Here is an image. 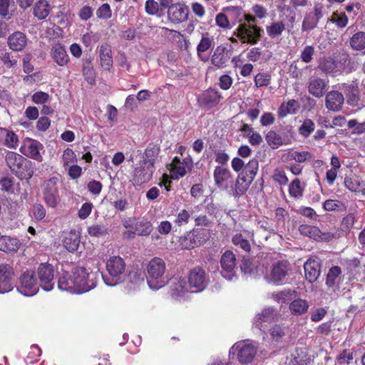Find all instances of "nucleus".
<instances>
[{"label": "nucleus", "instance_id": "obj_64", "mask_svg": "<svg viewBox=\"0 0 365 365\" xmlns=\"http://www.w3.org/2000/svg\"><path fill=\"white\" fill-rule=\"evenodd\" d=\"M112 11L108 4H102L96 11V16L99 19H108L111 17Z\"/></svg>", "mask_w": 365, "mask_h": 365}, {"label": "nucleus", "instance_id": "obj_6", "mask_svg": "<svg viewBox=\"0 0 365 365\" xmlns=\"http://www.w3.org/2000/svg\"><path fill=\"white\" fill-rule=\"evenodd\" d=\"M6 162L11 172L19 179L29 180L33 176L31 163L21 155L9 151L6 155Z\"/></svg>", "mask_w": 365, "mask_h": 365}, {"label": "nucleus", "instance_id": "obj_8", "mask_svg": "<svg viewBox=\"0 0 365 365\" xmlns=\"http://www.w3.org/2000/svg\"><path fill=\"white\" fill-rule=\"evenodd\" d=\"M209 281V276L205 270L199 267L191 269L187 277L191 293L202 292L208 285Z\"/></svg>", "mask_w": 365, "mask_h": 365}, {"label": "nucleus", "instance_id": "obj_10", "mask_svg": "<svg viewBox=\"0 0 365 365\" xmlns=\"http://www.w3.org/2000/svg\"><path fill=\"white\" fill-rule=\"evenodd\" d=\"M59 179L57 177H52L45 180L42 185V193L45 203L47 206L54 208L60 202L58 192Z\"/></svg>", "mask_w": 365, "mask_h": 365}, {"label": "nucleus", "instance_id": "obj_25", "mask_svg": "<svg viewBox=\"0 0 365 365\" xmlns=\"http://www.w3.org/2000/svg\"><path fill=\"white\" fill-rule=\"evenodd\" d=\"M75 278L74 268L71 273L63 270L58 279V289L71 294H76Z\"/></svg>", "mask_w": 365, "mask_h": 365}, {"label": "nucleus", "instance_id": "obj_7", "mask_svg": "<svg viewBox=\"0 0 365 365\" xmlns=\"http://www.w3.org/2000/svg\"><path fill=\"white\" fill-rule=\"evenodd\" d=\"M257 353L256 346L248 341L235 343L230 349V356L235 355L241 364L252 362Z\"/></svg>", "mask_w": 365, "mask_h": 365}, {"label": "nucleus", "instance_id": "obj_59", "mask_svg": "<svg viewBox=\"0 0 365 365\" xmlns=\"http://www.w3.org/2000/svg\"><path fill=\"white\" fill-rule=\"evenodd\" d=\"M355 221H356V217H355L354 214H353V213L348 214L346 216H345L343 218V220L341 221V226H340L341 230L346 233L349 232V231L353 227V226L355 223Z\"/></svg>", "mask_w": 365, "mask_h": 365}, {"label": "nucleus", "instance_id": "obj_58", "mask_svg": "<svg viewBox=\"0 0 365 365\" xmlns=\"http://www.w3.org/2000/svg\"><path fill=\"white\" fill-rule=\"evenodd\" d=\"M0 60L7 68H15L18 63L17 58L8 52L1 53Z\"/></svg>", "mask_w": 365, "mask_h": 365}, {"label": "nucleus", "instance_id": "obj_1", "mask_svg": "<svg viewBox=\"0 0 365 365\" xmlns=\"http://www.w3.org/2000/svg\"><path fill=\"white\" fill-rule=\"evenodd\" d=\"M259 168L258 160L255 158L250 160L245 170L239 173L236 180L231 185L228 192L235 198L245 195L250 187L257 175Z\"/></svg>", "mask_w": 365, "mask_h": 365}, {"label": "nucleus", "instance_id": "obj_44", "mask_svg": "<svg viewBox=\"0 0 365 365\" xmlns=\"http://www.w3.org/2000/svg\"><path fill=\"white\" fill-rule=\"evenodd\" d=\"M100 59L101 66L105 70H110L113 65L111 51L108 46H101L100 49Z\"/></svg>", "mask_w": 365, "mask_h": 365}, {"label": "nucleus", "instance_id": "obj_15", "mask_svg": "<svg viewBox=\"0 0 365 365\" xmlns=\"http://www.w3.org/2000/svg\"><path fill=\"white\" fill-rule=\"evenodd\" d=\"M170 295L174 300H185L191 293L187 280L185 278L173 277L170 279Z\"/></svg>", "mask_w": 365, "mask_h": 365}, {"label": "nucleus", "instance_id": "obj_51", "mask_svg": "<svg viewBox=\"0 0 365 365\" xmlns=\"http://www.w3.org/2000/svg\"><path fill=\"white\" fill-rule=\"evenodd\" d=\"M284 29L285 26L282 21L274 22L266 29L268 36L272 38L280 36Z\"/></svg>", "mask_w": 365, "mask_h": 365}, {"label": "nucleus", "instance_id": "obj_45", "mask_svg": "<svg viewBox=\"0 0 365 365\" xmlns=\"http://www.w3.org/2000/svg\"><path fill=\"white\" fill-rule=\"evenodd\" d=\"M179 242L180 247L185 250H190L200 246L192 232H187L181 237Z\"/></svg>", "mask_w": 365, "mask_h": 365}, {"label": "nucleus", "instance_id": "obj_49", "mask_svg": "<svg viewBox=\"0 0 365 365\" xmlns=\"http://www.w3.org/2000/svg\"><path fill=\"white\" fill-rule=\"evenodd\" d=\"M215 24L223 30H230L233 26L228 17V15L224 11L220 12L216 15Z\"/></svg>", "mask_w": 365, "mask_h": 365}, {"label": "nucleus", "instance_id": "obj_20", "mask_svg": "<svg viewBox=\"0 0 365 365\" xmlns=\"http://www.w3.org/2000/svg\"><path fill=\"white\" fill-rule=\"evenodd\" d=\"M279 313L273 307H265L257 314L253 319V324L261 331L266 329L264 323H271L277 320Z\"/></svg>", "mask_w": 365, "mask_h": 365}, {"label": "nucleus", "instance_id": "obj_21", "mask_svg": "<svg viewBox=\"0 0 365 365\" xmlns=\"http://www.w3.org/2000/svg\"><path fill=\"white\" fill-rule=\"evenodd\" d=\"M214 179L216 185L227 192L233 182V176L228 168L217 166L214 170Z\"/></svg>", "mask_w": 365, "mask_h": 365}, {"label": "nucleus", "instance_id": "obj_29", "mask_svg": "<svg viewBox=\"0 0 365 365\" xmlns=\"http://www.w3.org/2000/svg\"><path fill=\"white\" fill-rule=\"evenodd\" d=\"M51 56L59 66H66L69 61V56L64 46L59 43L52 46Z\"/></svg>", "mask_w": 365, "mask_h": 365}, {"label": "nucleus", "instance_id": "obj_41", "mask_svg": "<svg viewBox=\"0 0 365 365\" xmlns=\"http://www.w3.org/2000/svg\"><path fill=\"white\" fill-rule=\"evenodd\" d=\"M299 108V103L294 99L283 103L278 110V114L280 118H284L289 114H295Z\"/></svg>", "mask_w": 365, "mask_h": 365}, {"label": "nucleus", "instance_id": "obj_24", "mask_svg": "<svg viewBox=\"0 0 365 365\" xmlns=\"http://www.w3.org/2000/svg\"><path fill=\"white\" fill-rule=\"evenodd\" d=\"M289 270L287 261H279L273 264L269 275L270 282L274 284L282 283Z\"/></svg>", "mask_w": 365, "mask_h": 365}, {"label": "nucleus", "instance_id": "obj_33", "mask_svg": "<svg viewBox=\"0 0 365 365\" xmlns=\"http://www.w3.org/2000/svg\"><path fill=\"white\" fill-rule=\"evenodd\" d=\"M159 152L160 148L158 146L149 145L141 155L140 162L155 168V163Z\"/></svg>", "mask_w": 365, "mask_h": 365}, {"label": "nucleus", "instance_id": "obj_40", "mask_svg": "<svg viewBox=\"0 0 365 365\" xmlns=\"http://www.w3.org/2000/svg\"><path fill=\"white\" fill-rule=\"evenodd\" d=\"M80 237L76 232H71L63 240V246L70 252L78 250Z\"/></svg>", "mask_w": 365, "mask_h": 365}, {"label": "nucleus", "instance_id": "obj_22", "mask_svg": "<svg viewBox=\"0 0 365 365\" xmlns=\"http://www.w3.org/2000/svg\"><path fill=\"white\" fill-rule=\"evenodd\" d=\"M42 149L43 145L38 141L33 139H29L24 143L20 150L24 155L38 162H41L42 156L40 153V150Z\"/></svg>", "mask_w": 365, "mask_h": 365}, {"label": "nucleus", "instance_id": "obj_35", "mask_svg": "<svg viewBox=\"0 0 365 365\" xmlns=\"http://www.w3.org/2000/svg\"><path fill=\"white\" fill-rule=\"evenodd\" d=\"M20 247V242L16 237L4 235L0 237V250L5 252H16Z\"/></svg>", "mask_w": 365, "mask_h": 365}, {"label": "nucleus", "instance_id": "obj_11", "mask_svg": "<svg viewBox=\"0 0 365 365\" xmlns=\"http://www.w3.org/2000/svg\"><path fill=\"white\" fill-rule=\"evenodd\" d=\"M40 284L33 270H27L20 277V286L18 291L26 297L35 295L39 289Z\"/></svg>", "mask_w": 365, "mask_h": 365}, {"label": "nucleus", "instance_id": "obj_4", "mask_svg": "<svg viewBox=\"0 0 365 365\" xmlns=\"http://www.w3.org/2000/svg\"><path fill=\"white\" fill-rule=\"evenodd\" d=\"M122 225L125 229L123 237L128 240L134 239L136 235L148 236L153 231L151 222L144 217H128L122 220Z\"/></svg>", "mask_w": 365, "mask_h": 365}, {"label": "nucleus", "instance_id": "obj_42", "mask_svg": "<svg viewBox=\"0 0 365 365\" xmlns=\"http://www.w3.org/2000/svg\"><path fill=\"white\" fill-rule=\"evenodd\" d=\"M309 308L308 302L302 299H297L292 301L289 304V310L294 315H302L306 313Z\"/></svg>", "mask_w": 365, "mask_h": 365}, {"label": "nucleus", "instance_id": "obj_61", "mask_svg": "<svg viewBox=\"0 0 365 365\" xmlns=\"http://www.w3.org/2000/svg\"><path fill=\"white\" fill-rule=\"evenodd\" d=\"M344 207V204L337 200H327L323 204V208L328 212L339 210Z\"/></svg>", "mask_w": 365, "mask_h": 365}, {"label": "nucleus", "instance_id": "obj_53", "mask_svg": "<svg viewBox=\"0 0 365 365\" xmlns=\"http://www.w3.org/2000/svg\"><path fill=\"white\" fill-rule=\"evenodd\" d=\"M266 140L272 148H277L283 144L282 137L275 131L270 130L266 135Z\"/></svg>", "mask_w": 365, "mask_h": 365}, {"label": "nucleus", "instance_id": "obj_62", "mask_svg": "<svg viewBox=\"0 0 365 365\" xmlns=\"http://www.w3.org/2000/svg\"><path fill=\"white\" fill-rule=\"evenodd\" d=\"M270 75L266 73H259L255 77L256 87L267 86L270 83Z\"/></svg>", "mask_w": 365, "mask_h": 365}, {"label": "nucleus", "instance_id": "obj_38", "mask_svg": "<svg viewBox=\"0 0 365 365\" xmlns=\"http://www.w3.org/2000/svg\"><path fill=\"white\" fill-rule=\"evenodd\" d=\"M51 6L46 0H38L34 7V15L39 20L45 19L50 14Z\"/></svg>", "mask_w": 365, "mask_h": 365}, {"label": "nucleus", "instance_id": "obj_54", "mask_svg": "<svg viewBox=\"0 0 365 365\" xmlns=\"http://www.w3.org/2000/svg\"><path fill=\"white\" fill-rule=\"evenodd\" d=\"M314 128L315 124L314 121L309 118H307L299 128V133L304 138H308L314 130Z\"/></svg>", "mask_w": 365, "mask_h": 365}, {"label": "nucleus", "instance_id": "obj_12", "mask_svg": "<svg viewBox=\"0 0 365 365\" xmlns=\"http://www.w3.org/2000/svg\"><path fill=\"white\" fill-rule=\"evenodd\" d=\"M346 62L345 57H327L320 60L319 68L326 74L336 76L345 69Z\"/></svg>", "mask_w": 365, "mask_h": 365}, {"label": "nucleus", "instance_id": "obj_60", "mask_svg": "<svg viewBox=\"0 0 365 365\" xmlns=\"http://www.w3.org/2000/svg\"><path fill=\"white\" fill-rule=\"evenodd\" d=\"M289 192L292 197L295 198L302 196L303 188L301 186V182L299 179H295L291 182L289 187Z\"/></svg>", "mask_w": 365, "mask_h": 365}, {"label": "nucleus", "instance_id": "obj_31", "mask_svg": "<svg viewBox=\"0 0 365 365\" xmlns=\"http://www.w3.org/2000/svg\"><path fill=\"white\" fill-rule=\"evenodd\" d=\"M311 358L302 349H296L287 357V365H310Z\"/></svg>", "mask_w": 365, "mask_h": 365}, {"label": "nucleus", "instance_id": "obj_52", "mask_svg": "<svg viewBox=\"0 0 365 365\" xmlns=\"http://www.w3.org/2000/svg\"><path fill=\"white\" fill-rule=\"evenodd\" d=\"M329 21L335 24L337 28L343 29L348 24V17L343 12H334L329 19Z\"/></svg>", "mask_w": 365, "mask_h": 365}, {"label": "nucleus", "instance_id": "obj_19", "mask_svg": "<svg viewBox=\"0 0 365 365\" xmlns=\"http://www.w3.org/2000/svg\"><path fill=\"white\" fill-rule=\"evenodd\" d=\"M339 89L341 90L346 99V103L352 106L357 107L361 105L360 91L358 83L352 81L350 83H342L339 85Z\"/></svg>", "mask_w": 365, "mask_h": 365}, {"label": "nucleus", "instance_id": "obj_16", "mask_svg": "<svg viewBox=\"0 0 365 365\" xmlns=\"http://www.w3.org/2000/svg\"><path fill=\"white\" fill-rule=\"evenodd\" d=\"M221 274L228 281L236 279V257L231 251H226L221 257Z\"/></svg>", "mask_w": 365, "mask_h": 365}, {"label": "nucleus", "instance_id": "obj_47", "mask_svg": "<svg viewBox=\"0 0 365 365\" xmlns=\"http://www.w3.org/2000/svg\"><path fill=\"white\" fill-rule=\"evenodd\" d=\"M227 60L224 49L218 46L212 56V63L217 67H221L226 63Z\"/></svg>", "mask_w": 365, "mask_h": 365}, {"label": "nucleus", "instance_id": "obj_63", "mask_svg": "<svg viewBox=\"0 0 365 365\" xmlns=\"http://www.w3.org/2000/svg\"><path fill=\"white\" fill-rule=\"evenodd\" d=\"M234 245L239 246L243 250L249 252L250 250V244L249 241L242 237L241 234H237L232 237Z\"/></svg>", "mask_w": 365, "mask_h": 365}, {"label": "nucleus", "instance_id": "obj_18", "mask_svg": "<svg viewBox=\"0 0 365 365\" xmlns=\"http://www.w3.org/2000/svg\"><path fill=\"white\" fill-rule=\"evenodd\" d=\"M15 286L14 271L8 264H0V294L11 292Z\"/></svg>", "mask_w": 365, "mask_h": 365}, {"label": "nucleus", "instance_id": "obj_56", "mask_svg": "<svg viewBox=\"0 0 365 365\" xmlns=\"http://www.w3.org/2000/svg\"><path fill=\"white\" fill-rule=\"evenodd\" d=\"M62 160L65 169H67V167L75 164L77 162V157L75 152L71 148H66L63 152Z\"/></svg>", "mask_w": 365, "mask_h": 365}, {"label": "nucleus", "instance_id": "obj_2", "mask_svg": "<svg viewBox=\"0 0 365 365\" xmlns=\"http://www.w3.org/2000/svg\"><path fill=\"white\" fill-rule=\"evenodd\" d=\"M126 264L120 256H111L106 262V274H101L107 286L114 287L124 281Z\"/></svg>", "mask_w": 365, "mask_h": 365}, {"label": "nucleus", "instance_id": "obj_32", "mask_svg": "<svg viewBox=\"0 0 365 365\" xmlns=\"http://www.w3.org/2000/svg\"><path fill=\"white\" fill-rule=\"evenodd\" d=\"M27 44L26 35L21 31H16L8 38L9 47L15 51H22Z\"/></svg>", "mask_w": 365, "mask_h": 365}, {"label": "nucleus", "instance_id": "obj_23", "mask_svg": "<svg viewBox=\"0 0 365 365\" xmlns=\"http://www.w3.org/2000/svg\"><path fill=\"white\" fill-rule=\"evenodd\" d=\"M188 8L182 4H173L168 10V19L174 24L186 21L188 18Z\"/></svg>", "mask_w": 365, "mask_h": 365}, {"label": "nucleus", "instance_id": "obj_46", "mask_svg": "<svg viewBox=\"0 0 365 365\" xmlns=\"http://www.w3.org/2000/svg\"><path fill=\"white\" fill-rule=\"evenodd\" d=\"M344 185L347 189L354 192L362 191L361 181L359 178L355 175L346 177L344 180Z\"/></svg>", "mask_w": 365, "mask_h": 365}, {"label": "nucleus", "instance_id": "obj_30", "mask_svg": "<svg viewBox=\"0 0 365 365\" xmlns=\"http://www.w3.org/2000/svg\"><path fill=\"white\" fill-rule=\"evenodd\" d=\"M327 82L320 78H314L310 80L308 91L310 94L316 98L322 97L327 90Z\"/></svg>", "mask_w": 365, "mask_h": 365}, {"label": "nucleus", "instance_id": "obj_55", "mask_svg": "<svg viewBox=\"0 0 365 365\" xmlns=\"http://www.w3.org/2000/svg\"><path fill=\"white\" fill-rule=\"evenodd\" d=\"M319 20L316 19L311 13L307 14L304 18L302 29L304 31H309L317 27Z\"/></svg>", "mask_w": 365, "mask_h": 365}, {"label": "nucleus", "instance_id": "obj_48", "mask_svg": "<svg viewBox=\"0 0 365 365\" xmlns=\"http://www.w3.org/2000/svg\"><path fill=\"white\" fill-rule=\"evenodd\" d=\"M128 281L133 284L134 288L139 287L144 282V274L140 269H133L128 274Z\"/></svg>", "mask_w": 365, "mask_h": 365}, {"label": "nucleus", "instance_id": "obj_36", "mask_svg": "<svg viewBox=\"0 0 365 365\" xmlns=\"http://www.w3.org/2000/svg\"><path fill=\"white\" fill-rule=\"evenodd\" d=\"M299 231L302 235L307 236L315 240H323L326 239L324 237L325 235L322 234L319 227L316 226L302 224L299 226Z\"/></svg>", "mask_w": 365, "mask_h": 365}, {"label": "nucleus", "instance_id": "obj_28", "mask_svg": "<svg viewBox=\"0 0 365 365\" xmlns=\"http://www.w3.org/2000/svg\"><path fill=\"white\" fill-rule=\"evenodd\" d=\"M343 281V275L341 267L334 266L331 267L327 274L326 284L334 291L339 289L341 282Z\"/></svg>", "mask_w": 365, "mask_h": 365}, {"label": "nucleus", "instance_id": "obj_5", "mask_svg": "<svg viewBox=\"0 0 365 365\" xmlns=\"http://www.w3.org/2000/svg\"><path fill=\"white\" fill-rule=\"evenodd\" d=\"M74 272L76 294L88 292L97 286L101 275L98 272H93L83 267H74Z\"/></svg>", "mask_w": 365, "mask_h": 365}, {"label": "nucleus", "instance_id": "obj_13", "mask_svg": "<svg viewBox=\"0 0 365 365\" xmlns=\"http://www.w3.org/2000/svg\"><path fill=\"white\" fill-rule=\"evenodd\" d=\"M193 167L192 159L187 156L183 160L175 157L171 163L168 165L170 178L173 180H179L190 172Z\"/></svg>", "mask_w": 365, "mask_h": 365}, {"label": "nucleus", "instance_id": "obj_39", "mask_svg": "<svg viewBox=\"0 0 365 365\" xmlns=\"http://www.w3.org/2000/svg\"><path fill=\"white\" fill-rule=\"evenodd\" d=\"M223 11L227 13L228 17L232 24L235 25L237 23L239 24L242 22L245 19V13L242 8L238 6H229L223 9Z\"/></svg>", "mask_w": 365, "mask_h": 365}, {"label": "nucleus", "instance_id": "obj_17", "mask_svg": "<svg viewBox=\"0 0 365 365\" xmlns=\"http://www.w3.org/2000/svg\"><path fill=\"white\" fill-rule=\"evenodd\" d=\"M154 171L155 168L139 161L133 168L132 176L133 185L135 186H140L148 182L152 179Z\"/></svg>", "mask_w": 365, "mask_h": 365}, {"label": "nucleus", "instance_id": "obj_3", "mask_svg": "<svg viewBox=\"0 0 365 365\" xmlns=\"http://www.w3.org/2000/svg\"><path fill=\"white\" fill-rule=\"evenodd\" d=\"M166 266L165 262L159 257H154L147 265V282L150 289L158 290L168 282L165 274Z\"/></svg>", "mask_w": 365, "mask_h": 365}, {"label": "nucleus", "instance_id": "obj_14", "mask_svg": "<svg viewBox=\"0 0 365 365\" xmlns=\"http://www.w3.org/2000/svg\"><path fill=\"white\" fill-rule=\"evenodd\" d=\"M38 283L45 291L48 292L54 287L55 269L48 263H41L37 269Z\"/></svg>", "mask_w": 365, "mask_h": 365}, {"label": "nucleus", "instance_id": "obj_26", "mask_svg": "<svg viewBox=\"0 0 365 365\" xmlns=\"http://www.w3.org/2000/svg\"><path fill=\"white\" fill-rule=\"evenodd\" d=\"M306 279L310 282H314L319 278L321 273V262L318 258H310L304 264Z\"/></svg>", "mask_w": 365, "mask_h": 365}, {"label": "nucleus", "instance_id": "obj_50", "mask_svg": "<svg viewBox=\"0 0 365 365\" xmlns=\"http://www.w3.org/2000/svg\"><path fill=\"white\" fill-rule=\"evenodd\" d=\"M351 46L355 50L365 48V33L360 31L354 34L350 40Z\"/></svg>", "mask_w": 365, "mask_h": 365}, {"label": "nucleus", "instance_id": "obj_27", "mask_svg": "<svg viewBox=\"0 0 365 365\" xmlns=\"http://www.w3.org/2000/svg\"><path fill=\"white\" fill-rule=\"evenodd\" d=\"M344 103V95L337 91H331L327 93L325 97V106L332 112H339Z\"/></svg>", "mask_w": 365, "mask_h": 365}, {"label": "nucleus", "instance_id": "obj_9", "mask_svg": "<svg viewBox=\"0 0 365 365\" xmlns=\"http://www.w3.org/2000/svg\"><path fill=\"white\" fill-rule=\"evenodd\" d=\"M262 29L256 25L240 24L234 31V35L242 43L255 44L261 36Z\"/></svg>", "mask_w": 365, "mask_h": 365}, {"label": "nucleus", "instance_id": "obj_37", "mask_svg": "<svg viewBox=\"0 0 365 365\" xmlns=\"http://www.w3.org/2000/svg\"><path fill=\"white\" fill-rule=\"evenodd\" d=\"M214 46V38L210 36L208 33L202 34L201 39L197 46V53L199 58L203 61L207 58L202 57V53L209 50Z\"/></svg>", "mask_w": 365, "mask_h": 365}, {"label": "nucleus", "instance_id": "obj_34", "mask_svg": "<svg viewBox=\"0 0 365 365\" xmlns=\"http://www.w3.org/2000/svg\"><path fill=\"white\" fill-rule=\"evenodd\" d=\"M18 142V137L13 131L0 128V145H4L9 148H16Z\"/></svg>", "mask_w": 365, "mask_h": 365}, {"label": "nucleus", "instance_id": "obj_57", "mask_svg": "<svg viewBox=\"0 0 365 365\" xmlns=\"http://www.w3.org/2000/svg\"><path fill=\"white\" fill-rule=\"evenodd\" d=\"M286 331L287 327L280 324H275L269 329L270 336L276 341H280L284 336Z\"/></svg>", "mask_w": 365, "mask_h": 365}, {"label": "nucleus", "instance_id": "obj_43", "mask_svg": "<svg viewBox=\"0 0 365 365\" xmlns=\"http://www.w3.org/2000/svg\"><path fill=\"white\" fill-rule=\"evenodd\" d=\"M221 94L216 90L210 89L202 95V101L208 107L217 105L221 100Z\"/></svg>", "mask_w": 365, "mask_h": 365}]
</instances>
